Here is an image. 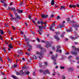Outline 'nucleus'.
I'll return each mask as SVG.
<instances>
[{
  "label": "nucleus",
  "mask_w": 79,
  "mask_h": 79,
  "mask_svg": "<svg viewBox=\"0 0 79 79\" xmlns=\"http://www.w3.org/2000/svg\"><path fill=\"white\" fill-rule=\"evenodd\" d=\"M15 15L16 17V18L15 17H13L12 15V14H10V16L11 17V20L12 21H13L14 20L15 22H17L18 21V19H19V17L18 15V14L17 13H15Z\"/></svg>",
  "instance_id": "nucleus-1"
},
{
  "label": "nucleus",
  "mask_w": 79,
  "mask_h": 79,
  "mask_svg": "<svg viewBox=\"0 0 79 79\" xmlns=\"http://www.w3.org/2000/svg\"><path fill=\"white\" fill-rule=\"evenodd\" d=\"M43 54H44V52H37L36 53V56H37L38 57H39L40 60H42L41 58L43 57Z\"/></svg>",
  "instance_id": "nucleus-2"
},
{
  "label": "nucleus",
  "mask_w": 79,
  "mask_h": 79,
  "mask_svg": "<svg viewBox=\"0 0 79 79\" xmlns=\"http://www.w3.org/2000/svg\"><path fill=\"white\" fill-rule=\"evenodd\" d=\"M38 27H39L40 30H38V31L39 32L40 34L41 35L42 34V32H43V30H42V29H43V26H42V25L39 26H38Z\"/></svg>",
  "instance_id": "nucleus-3"
},
{
  "label": "nucleus",
  "mask_w": 79,
  "mask_h": 79,
  "mask_svg": "<svg viewBox=\"0 0 79 79\" xmlns=\"http://www.w3.org/2000/svg\"><path fill=\"white\" fill-rule=\"evenodd\" d=\"M27 46L28 47V50L29 51L28 52H30V53L31 52L30 50H31V49L32 48V45H30V44H29L28 42H27Z\"/></svg>",
  "instance_id": "nucleus-4"
},
{
  "label": "nucleus",
  "mask_w": 79,
  "mask_h": 79,
  "mask_svg": "<svg viewBox=\"0 0 79 79\" xmlns=\"http://www.w3.org/2000/svg\"><path fill=\"white\" fill-rule=\"evenodd\" d=\"M51 58L52 60H54L53 64H56V56L52 55Z\"/></svg>",
  "instance_id": "nucleus-5"
},
{
  "label": "nucleus",
  "mask_w": 79,
  "mask_h": 79,
  "mask_svg": "<svg viewBox=\"0 0 79 79\" xmlns=\"http://www.w3.org/2000/svg\"><path fill=\"white\" fill-rule=\"evenodd\" d=\"M37 24H41V25H43V24H44L45 27H47V25H46L47 23H44V22L43 21H42V22H41V21H38L37 22Z\"/></svg>",
  "instance_id": "nucleus-6"
},
{
  "label": "nucleus",
  "mask_w": 79,
  "mask_h": 79,
  "mask_svg": "<svg viewBox=\"0 0 79 79\" xmlns=\"http://www.w3.org/2000/svg\"><path fill=\"white\" fill-rule=\"evenodd\" d=\"M50 43H51L50 42H48V41L46 42V47L47 48H48L49 47H50L51 45L50 44Z\"/></svg>",
  "instance_id": "nucleus-7"
},
{
  "label": "nucleus",
  "mask_w": 79,
  "mask_h": 79,
  "mask_svg": "<svg viewBox=\"0 0 79 79\" xmlns=\"http://www.w3.org/2000/svg\"><path fill=\"white\" fill-rule=\"evenodd\" d=\"M67 70L69 71H72L74 70V68L73 67H72L71 68H69L67 69Z\"/></svg>",
  "instance_id": "nucleus-8"
},
{
  "label": "nucleus",
  "mask_w": 79,
  "mask_h": 79,
  "mask_svg": "<svg viewBox=\"0 0 79 79\" xmlns=\"http://www.w3.org/2000/svg\"><path fill=\"white\" fill-rule=\"evenodd\" d=\"M42 18H43L44 19H46V18H47L48 17V15H45L44 14H42L41 15Z\"/></svg>",
  "instance_id": "nucleus-9"
},
{
  "label": "nucleus",
  "mask_w": 79,
  "mask_h": 79,
  "mask_svg": "<svg viewBox=\"0 0 79 79\" xmlns=\"http://www.w3.org/2000/svg\"><path fill=\"white\" fill-rule=\"evenodd\" d=\"M54 27V23H53L51 27H50V30H51V31H54V29H52V27Z\"/></svg>",
  "instance_id": "nucleus-10"
},
{
  "label": "nucleus",
  "mask_w": 79,
  "mask_h": 79,
  "mask_svg": "<svg viewBox=\"0 0 79 79\" xmlns=\"http://www.w3.org/2000/svg\"><path fill=\"white\" fill-rule=\"evenodd\" d=\"M56 48L57 50H56V52H59V49L60 48V45H57L56 47Z\"/></svg>",
  "instance_id": "nucleus-11"
},
{
  "label": "nucleus",
  "mask_w": 79,
  "mask_h": 79,
  "mask_svg": "<svg viewBox=\"0 0 79 79\" xmlns=\"http://www.w3.org/2000/svg\"><path fill=\"white\" fill-rule=\"evenodd\" d=\"M64 23H65V21H63V23L61 24H60V28H62V27H63L64 26Z\"/></svg>",
  "instance_id": "nucleus-12"
},
{
  "label": "nucleus",
  "mask_w": 79,
  "mask_h": 79,
  "mask_svg": "<svg viewBox=\"0 0 79 79\" xmlns=\"http://www.w3.org/2000/svg\"><path fill=\"white\" fill-rule=\"evenodd\" d=\"M47 73H48V74H50V73L49 72V71L48 69L46 70V71H44V72L43 73L44 74H46Z\"/></svg>",
  "instance_id": "nucleus-13"
},
{
  "label": "nucleus",
  "mask_w": 79,
  "mask_h": 79,
  "mask_svg": "<svg viewBox=\"0 0 79 79\" xmlns=\"http://www.w3.org/2000/svg\"><path fill=\"white\" fill-rule=\"evenodd\" d=\"M30 73V72L29 71H25L24 72V74H26L27 75H29Z\"/></svg>",
  "instance_id": "nucleus-14"
},
{
  "label": "nucleus",
  "mask_w": 79,
  "mask_h": 79,
  "mask_svg": "<svg viewBox=\"0 0 79 79\" xmlns=\"http://www.w3.org/2000/svg\"><path fill=\"white\" fill-rule=\"evenodd\" d=\"M36 47H37L40 48L41 50H42L43 49V47H41V45H36Z\"/></svg>",
  "instance_id": "nucleus-15"
},
{
  "label": "nucleus",
  "mask_w": 79,
  "mask_h": 79,
  "mask_svg": "<svg viewBox=\"0 0 79 79\" xmlns=\"http://www.w3.org/2000/svg\"><path fill=\"white\" fill-rule=\"evenodd\" d=\"M69 7H70V8H72L73 7V8H74L76 7V5H69Z\"/></svg>",
  "instance_id": "nucleus-16"
},
{
  "label": "nucleus",
  "mask_w": 79,
  "mask_h": 79,
  "mask_svg": "<svg viewBox=\"0 0 79 79\" xmlns=\"http://www.w3.org/2000/svg\"><path fill=\"white\" fill-rule=\"evenodd\" d=\"M71 53L72 54H73V55H76L77 54V53L76 52H73V51H72L71 52Z\"/></svg>",
  "instance_id": "nucleus-17"
},
{
  "label": "nucleus",
  "mask_w": 79,
  "mask_h": 79,
  "mask_svg": "<svg viewBox=\"0 0 79 79\" xmlns=\"http://www.w3.org/2000/svg\"><path fill=\"white\" fill-rule=\"evenodd\" d=\"M60 10H62L63 9H65V7L64 6H61L60 8Z\"/></svg>",
  "instance_id": "nucleus-18"
},
{
  "label": "nucleus",
  "mask_w": 79,
  "mask_h": 79,
  "mask_svg": "<svg viewBox=\"0 0 79 79\" xmlns=\"http://www.w3.org/2000/svg\"><path fill=\"white\" fill-rule=\"evenodd\" d=\"M24 39H25L26 41H29V40H30L29 39V38L27 39V37H26V36L25 35H24Z\"/></svg>",
  "instance_id": "nucleus-19"
},
{
  "label": "nucleus",
  "mask_w": 79,
  "mask_h": 79,
  "mask_svg": "<svg viewBox=\"0 0 79 79\" xmlns=\"http://www.w3.org/2000/svg\"><path fill=\"white\" fill-rule=\"evenodd\" d=\"M70 30H69V29H67V30H66V31L67 32H72L73 31V29H72V28H70Z\"/></svg>",
  "instance_id": "nucleus-20"
},
{
  "label": "nucleus",
  "mask_w": 79,
  "mask_h": 79,
  "mask_svg": "<svg viewBox=\"0 0 79 79\" xmlns=\"http://www.w3.org/2000/svg\"><path fill=\"white\" fill-rule=\"evenodd\" d=\"M73 49H74L75 50H76L77 51H79V48H76L75 46H73Z\"/></svg>",
  "instance_id": "nucleus-21"
},
{
  "label": "nucleus",
  "mask_w": 79,
  "mask_h": 79,
  "mask_svg": "<svg viewBox=\"0 0 79 79\" xmlns=\"http://www.w3.org/2000/svg\"><path fill=\"white\" fill-rule=\"evenodd\" d=\"M54 37L55 39H57V40H60V38L59 37H58V36H57V35H55Z\"/></svg>",
  "instance_id": "nucleus-22"
},
{
  "label": "nucleus",
  "mask_w": 79,
  "mask_h": 79,
  "mask_svg": "<svg viewBox=\"0 0 79 79\" xmlns=\"http://www.w3.org/2000/svg\"><path fill=\"white\" fill-rule=\"evenodd\" d=\"M8 47H9L10 48H13V47L12 45L11 44H9V45H8Z\"/></svg>",
  "instance_id": "nucleus-23"
},
{
  "label": "nucleus",
  "mask_w": 79,
  "mask_h": 79,
  "mask_svg": "<svg viewBox=\"0 0 79 79\" xmlns=\"http://www.w3.org/2000/svg\"><path fill=\"white\" fill-rule=\"evenodd\" d=\"M7 60H8V62H12L13 61V60H11L9 58H7Z\"/></svg>",
  "instance_id": "nucleus-24"
},
{
  "label": "nucleus",
  "mask_w": 79,
  "mask_h": 79,
  "mask_svg": "<svg viewBox=\"0 0 79 79\" xmlns=\"http://www.w3.org/2000/svg\"><path fill=\"white\" fill-rule=\"evenodd\" d=\"M17 11L19 13H23V10H21L19 9Z\"/></svg>",
  "instance_id": "nucleus-25"
},
{
  "label": "nucleus",
  "mask_w": 79,
  "mask_h": 79,
  "mask_svg": "<svg viewBox=\"0 0 79 79\" xmlns=\"http://www.w3.org/2000/svg\"><path fill=\"white\" fill-rule=\"evenodd\" d=\"M25 74L24 72L23 73V71L21 70L20 72V74Z\"/></svg>",
  "instance_id": "nucleus-26"
},
{
  "label": "nucleus",
  "mask_w": 79,
  "mask_h": 79,
  "mask_svg": "<svg viewBox=\"0 0 79 79\" xmlns=\"http://www.w3.org/2000/svg\"><path fill=\"white\" fill-rule=\"evenodd\" d=\"M73 27L75 28H78V27H79V25H73Z\"/></svg>",
  "instance_id": "nucleus-27"
},
{
  "label": "nucleus",
  "mask_w": 79,
  "mask_h": 79,
  "mask_svg": "<svg viewBox=\"0 0 79 79\" xmlns=\"http://www.w3.org/2000/svg\"><path fill=\"white\" fill-rule=\"evenodd\" d=\"M18 52H19V54H22L23 52L22 51H21L20 50H18Z\"/></svg>",
  "instance_id": "nucleus-28"
},
{
  "label": "nucleus",
  "mask_w": 79,
  "mask_h": 79,
  "mask_svg": "<svg viewBox=\"0 0 79 79\" xmlns=\"http://www.w3.org/2000/svg\"><path fill=\"white\" fill-rule=\"evenodd\" d=\"M54 4H55V2L54 0H52L51 2V5H53Z\"/></svg>",
  "instance_id": "nucleus-29"
},
{
  "label": "nucleus",
  "mask_w": 79,
  "mask_h": 79,
  "mask_svg": "<svg viewBox=\"0 0 79 79\" xmlns=\"http://www.w3.org/2000/svg\"><path fill=\"white\" fill-rule=\"evenodd\" d=\"M65 34V32H63L61 35H60V36L61 37H63L64 35V34Z\"/></svg>",
  "instance_id": "nucleus-30"
},
{
  "label": "nucleus",
  "mask_w": 79,
  "mask_h": 79,
  "mask_svg": "<svg viewBox=\"0 0 79 79\" xmlns=\"http://www.w3.org/2000/svg\"><path fill=\"white\" fill-rule=\"evenodd\" d=\"M77 37H73L72 36H71L70 37V38H71V39H77Z\"/></svg>",
  "instance_id": "nucleus-31"
},
{
  "label": "nucleus",
  "mask_w": 79,
  "mask_h": 79,
  "mask_svg": "<svg viewBox=\"0 0 79 79\" xmlns=\"http://www.w3.org/2000/svg\"><path fill=\"white\" fill-rule=\"evenodd\" d=\"M0 33L2 34L3 35L4 34V32L3 30H0Z\"/></svg>",
  "instance_id": "nucleus-32"
},
{
  "label": "nucleus",
  "mask_w": 79,
  "mask_h": 79,
  "mask_svg": "<svg viewBox=\"0 0 79 79\" xmlns=\"http://www.w3.org/2000/svg\"><path fill=\"white\" fill-rule=\"evenodd\" d=\"M12 77L14 79H18L17 78V77H16V76H12Z\"/></svg>",
  "instance_id": "nucleus-33"
},
{
  "label": "nucleus",
  "mask_w": 79,
  "mask_h": 79,
  "mask_svg": "<svg viewBox=\"0 0 79 79\" xmlns=\"http://www.w3.org/2000/svg\"><path fill=\"white\" fill-rule=\"evenodd\" d=\"M60 68L61 69H65V67H64V66H61L60 67Z\"/></svg>",
  "instance_id": "nucleus-34"
},
{
  "label": "nucleus",
  "mask_w": 79,
  "mask_h": 79,
  "mask_svg": "<svg viewBox=\"0 0 79 79\" xmlns=\"http://www.w3.org/2000/svg\"><path fill=\"white\" fill-rule=\"evenodd\" d=\"M33 57L35 58V60H37V57L36 56V55H34Z\"/></svg>",
  "instance_id": "nucleus-35"
},
{
  "label": "nucleus",
  "mask_w": 79,
  "mask_h": 79,
  "mask_svg": "<svg viewBox=\"0 0 79 79\" xmlns=\"http://www.w3.org/2000/svg\"><path fill=\"white\" fill-rule=\"evenodd\" d=\"M11 10H12L13 11H15V9L14 7H11Z\"/></svg>",
  "instance_id": "nucleus-36"
},
{
  "label": "nucleus",
  "mask_w": 79,
  "mask_h": 79,
  "mask_svg": "<svg viewBox=\"0 0 79 79\" xmlns=\"http://www.w3.org/2000/svg\"><path fill=\"white\" fill-rule=\"evenodd\" d=\"M5 42L6 45H8V42H7V41H6V40H5Z\"/></svg>",
  "instance_id": "nucleus-37"
},
{
  "label": "nucleus",
  "mask_w": 79,
  "mask_h": 79,
  "mask_svg": "<svg viewBox=\"0 0 79 79\" xmlns=\"http://www.w3.org/2000/svg\"><path fill=\"white\" fill-rule=\"evenodd\" d=\"M39 71L40 73H42L43 71V70L42 69H40L39 70Z\"/></svg>",
  "instance_id": "nucleus-38"
},
{
  "label": "nucleus",
  "mask_w": 79,
  "mask_h": 79,
  "mask_svg": "<svg viewBox=\"0 0 79 79\" xmlns=\"http://www.w3.org/2000/svg\"><path fill=\"white\" fill-rule=\"evenodd\" d=\"M31 15H28V18L30 19H31Z\"/></svg>",
  "instance_id": "nucleus-39"
},
{
  "label": "nucleus",
  "mask_w": 79,
  "mask_h": 79,
  "mask_svg": "<svg viewBox=\"0 0 79 79\" xmlns=\"http://www.w3.org/2000/svg\"><path fill=\"white\" fill-rule=\"evenodd\" d=\"M56 33L57 35H58L59 34H60V32H57V31H56Z\"/></svg>",
  "instance_id": "nucleus-40"
},
{
  "label": "nucleus",
  "mask_w": 79,
  "mask_h": 79,
  "mask_svg": "<svg viewBox=\"0 0 79 79\" xmlns=\"http://www.w3.org/2000/svg\"><path fill=\"white\" fill-rule=\"evenodd\" d=\"M44 64L45 65H46V66H47L48 64V63L47 61H45V62H44Z\"/></svg>",
  "instance_id": "nucleus-41"
},
{
  "label": "nucleus",
  "mask_w": 79,
  "mask_h": 79,
  "mask_svg": "<svg viewBox=\"0 0 79 79\" xmlns=\"http://www.w3.org/2000/svg\"><path fill=\"white\" fill-rule=\"evenodd\" d=\"M3 5L4 6H7V4H6V3H5L4 1V4H3Z\"/></svg>",
  "instance_id": "nucleus-42"
},
{
  "label": "nucleus",
  "mask_w": 79,
  "mask_h": 79,
  "mask_svg": "<svg viewBox=\"0 0 79 79\" xmlns=\"http://www.w3.org/2000/svg\"><path fill=\"white\" fill-rule=\"evenodd\" d=\"M32 22L33 23H34V24H36V23L35 22L34 20H32Z\"/></svg>",
  "instance_id": "nucleus-43"
},
{
  "label": "nucleus",
  "mask_w": 79,
  "mask_h": 79,
  "mask_svg": "<svg viewBox=\"0 0 79 79\" xmlns=\"http://www.w3.org/2000/svg\"><path fill=\"white\" fill-rule=\"evenodd\" d=\"M62 77L63 78V79H65V77L64 76H62Z\"/></svg>",
  "instance_id": "nucleus-44"
},
{
  "label": "nucleus",
  "mask_w": 79,
  "mask_h": 79,
  "mask_svg": "<svg viewBox=\"0 0 79 79\" xmlns=\"http://www.w3.org/2000/svg\"><path fill=\"white\" fill-rule=\"evenodd\" d=\"M1 2L2 3H3V4H4V1H3V0H1Z\"/></svg>",
  "instance_id": "nucleus-45"
},
{
  "label": "nucleus",
  "mask_w": 79,
  "mask_h": 79,
  "mask_svg": "<svg viewBox=\"0 0 79 79\" xmlns=\"http://www.w3.org/2000/svg\"><path fill=\"white\" fill-rule=\"evenodd\" d=\"M70 20L69 18H68V19H67V22H70Z\"/></svg>",
  "instance_id": "nucleus-46"
},
{
  "label": "nucleus",
  "mask_w": 79,
  "mask_h": 79,
  "mask_svg": "<svg viewBox=\"0 0 79 79\" xmlns=\"http://www.w3.org/2000/svg\"><path fill=\"white\" fill-rule=\"evenodd\" d=\"M52 49L53 50H55V48L54 47H52Z\"/></svg>",
  "instance_id": "nucleus-47"
},
{
  "label": "nucleus",
  "mask_w": 79,
  "mask_h": 79,
  "mask_svg": "<svg viewBox=\"0 0 79 79\" xmlns=\"http://www.w3.org/2000/svg\"><path fill=\"white\" fill-rule=\"evenodd\" d=\"M39 66L40 67H42V63H39Z\"/></svg>",
  "instance_id": "nucleus-48"
},
{
  "label": "nucleus",
  "mask_w": 79,
  "mask_h": 79,
  "mask_svg": "<svg viewBox=\"0 0 79 79\" xmlns=\"http://www.w3.org/2000/svg\"><path fill=\"white\" fill-rule=\"evenodd\" d=\"M0 38L1 39V40H3V38L1 35H0Z\"/></svg>",
  "instance_id": "nucleus-49"
},
{
  "label": "nucleus",
  "mask_w": 79,
  "mask_h": 79,
  "mask_svg": "<svg viewBox=\"0 0 79 79\" xmlns=\"http://www.w3.org/2000/svg\"><path fill=\"white\" fill-rule=\"evenodd\" d=\"M55 22H55V21H54V22H53V26H54V27H55Z\"/></svg>",
  "instance_id": "nucleus-50"
},
{
  "label": "nucleus",
  "mask_w": 79,
  "mask_h": 79,
  "mask_svg": "<svg viewBox=\"0 0 79 79\" xmlns=\"http://www.w3.org/2000/svg\"><path fill=\"white\" fill-rule=\"evenodd\" d=\"M54 73H53V74H52V75L53 76H55V75L56 73H55V71H54Z\"/></svg>",
  "instance_id": "nucleus-51"
},
{
  "label": "nucleus",
  "mask_w": 79,
  "mask_h": 79,
  "mask_svg": "<svg viewBox=\"0 0 79 79\" xmlns=\"http://www.w3.org/2000/svg\"><path fill=\"white\" fill-rule=\"evenodd\" d=\"M36 40L38 41V42H40V39H39V38H37Z\"/></svg>",
  "instance_id": "nucleus-52"
},
{
  "label": "nucleus",
  "mask_w": 79,
  "mask_h": 79,
  "mask_svg": "<svg viewBox=\"0 0 79 79\" xmlns=\"http://www.w3.org/2000/svg\"><path fill=\"white\" fill-rule=\"evenodd\" d=\"M19 74H20V73H18V72H17V75H19Z\"/></svg>",
  "instance_id": "nucleus-53"
},
{
  "label": "nucleus",
  "mask_w": 79,
  "mask_h": 79,
  "mask_svg": "<svg viewBox=\"0 0 79 79\" xmlns=\"http://www.w3.org/2000/svg\"><path fill=\"white\" fill-rule=\"evenodd\" d=\"M12 28H13V29L14 30H15V29H16L15 27H12Z\"/></svg>",
  "instance_id": "nucleus-54"
},
{
  "label": "nucleus",
  "mask_w": 79,
  "mask_h": 79,
  "mask_svg": "<svg viewBox=\"0 0 79 79\" xmlns=\"http://www.w3.org/2000/svg\"><path fill=\"white\" fill-rule=\"evenodd\" d=\"M60 19V17L59 16H58V17H57V19Z\"/></svg>",
  "instance_id": "nucleus-55"
},
{
  "label": "nucleus",
  "mask_w": 79,
  "mask_h": 79,
  "mask_svg": "<svg viewBox=\"0 0 79 79\" xmlns=\"http://www.w3.org/2000/svg\"><path fill=\"white\" fill-rule=\"evenodd\" d=\"M26 54L27 55H30V53H27V52H26Z\"/></svg>",
  "instance_id": "nucleus-56"
},
{
  "label": "nucleus",
  "mask_w": 79,
  "mask_h": 79,
  "mask_svg": "<svg viewBox=\"0 0 79 79\" xmlns=\"http://www.w3.org/2000/svg\"><path fill=\"white\" fill-rule=\"evenodd\" d=\"M76 6H77V7H79V4H77L76 5Z\"/></svg>",
  "instance_id": "nucleus-57"
},
{
  "label": "nucleus",
  "mask_w": 79,
  "mask_h": 79,
  "mask_svg": "<svg viewBox=\"0 0 79 79\" xmlns=\"http://www.w3.org/2000/svg\"><path fill=\"white\" fill-rule=\"evenodd\" d=\"M20 33L21 34H24L23 31H21Z\"/></svg>",
  "instance_id": "nucleus-58"
},
{
  "label": "nucleus",
  "mask_w": 79,
  "mask_h": 79,
  "mask_svg": "<svg viewBox=\"0 0 79 79\" xmlns=\"http://www.w3.org/2000/svg\"><path fill=\"white\" fill-rule=\"evenodd\" d=\"M25 25H26V27H27L28 26L27 24V23L26 22H25Z\"/></svg>",
  "instance_id": "nucleus-59"
},
{
  "label": "nucleus",
  "mask_w": 79,
  "mask_h": 79,
  "mask_svg": "<svg viewBox=\"0 0 79 79\" xmlns=\"http://www.w3.org/2000/svg\"><path fill=\"white\" fill-rule=\"evenodd\" d=\"M3 60H2V58L1 57L0 61H1V62H3Z\"/></svg>",
  "instance_id": "nucleus-60"
},
{
  "label": "nucleus",
  "mask_w": 79,
  "mask_h": 79,
  "mask_svg": "<svg viewBox=\"0 0 79 79\" xmlns=\"http://www.w3.org/2000/svg\"><path fill=\"white\" fill-rule=\"evenodd\" d=\"M54 15H51V17L52 18V17H54Z\"/></svg>",
  "instance_id": "nucleus-61"
},
{
  "label": "nucleus",
  "mask_w": 79,
  "mask_h": 79,
  "mask_svg": "<svg viewBox=\"0 0 79 79\" xmlns=\"http://www.w3.org/2000/svg\"><path fill=\"white\" fill-rule=\"evenodd\" d=\"M72 57V56H69L68 57V59H69L70 58H71Z\"/></svg>",
  "instance_id": "nucleus-62"
},
{
  "label": "nucleus",
  "mask_w": 79,
  "mask_h": 79,
  "mask_svg": "<svg viewBox=\"0 0 79 79\" xmlns=\"http://www.w3.org/2000/svg\"><path fill=\"white\" fill-rule=\"evenodd\" d=\"M74 34L75 35H77V33H76V32H75Z\"/></svg>",
  "instance_id": "nucleus-63"
},
{
  "label": "nucleus",
  "mask_w": 79,
  "mask_h": 79,
  "mask_svg": "<svg viewBox=\"0 0 79 79\" xmlns=\"http://www.w3.org/2000/svg\"><path fill=\"white\" fill-rule=\"evenodd\" d=\"M4 52H6V53H7L6 51V49H4Z\"/></svg>",
  "instance_id": "nucleus-64"
}]
</instances>
